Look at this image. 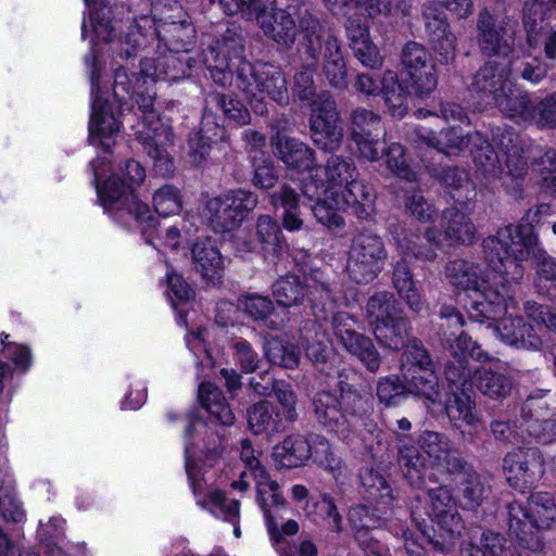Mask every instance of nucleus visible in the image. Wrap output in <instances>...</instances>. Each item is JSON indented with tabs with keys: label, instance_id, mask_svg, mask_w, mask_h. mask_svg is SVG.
I'll use <instances>...</instances> for the list:
<instances>
[{
	"label": "nucleus",
	"instance_id": "nucleus-9",
	"mask_svg": "<svg viewBox=\"0 0 556 556\" xmlns=\"http://www.w3.org/2000/svg\"><path fill=\"white\" fill-rule=\"evenodd\" d=\"M258 203V195L252 190H228L206 201L204 217L214 232H230L243 224Z\"/></svg>",
	"mask_w": 556,
	"mask_h": 556
},
{
	"label": "nucleus",
	"instance_id": "nucleus-38",
	"mask_svg": "<svg viewBox=\"0 0 556 556\" xmlns=\"http://www.w3.org/2000/svg\"><path fill=\"white\" fill-rule=\"evenodd\" d=\"M444 274L452 285L464 291H472L485 285L480 265L467 260L450 261L444 267Z\"/></svg>",
	"mask_w": 556,
	"mask_h": 556
},
{
	"label": "nucleus",
	"instance_id": "nucleus-4",
	"mask_svg": "<svg viewBox=\"0 0 556 556\" xmlns=\"http://www.w3.org/2000/svg\"><path fill=\"white\" fill-rule=\"evenodd\" d=\"M508 531L517 543L531 552L545 547L543 531L556 528V503L547 492H534L526 503L513 501L506 505Z\"/></svg>",
	"mask_w": 556,
	"mask_h": 556
},
{
	"label": "nucleus",
	"instance_id": "nucleus-5",
	"mask_svg": "<svg viewBox=\"0 0 556 556\" xmlns=\"http://www.w3.org/2000/svg\"><path fill=\"white\" fill-rule=\"evenodd\" d=\"M141 112V122L135 132L136 140L153 162L154 172L162 177H169L175 172L174 159L167 148L174 144L173 127L164 123L153 110L155 92L135 90L132 99Z\"/></svg>",
	"mask_w": 556,
	"mask_h": 556
},
{
	"label": "nucleus",
	"instance_id": "nucleus-28",
	"mask_svg": "<svg viewBox=\"0 0 556 556\" xmlns=\"http://www.w3.org/2000/svg\"><path fill=\"white\" fill-rule=\"evenodd\" d=\"M397 244L415 258L427 262H434L438 251L445 247L442 232L435 227H428L424 232L405 231L403 239H397Z\"/></svg>",
	"mask_w": 556,
	"mask_h": 556
},
{
	"label": "nucleus",
	"instance_id": "nucleus-60",
	"mask_svg": "<svg viewBox=\"0 0 556 556\" xmlns=\"http://www.w3.org/2000/svg\"><path fill=\"white\" fill-rule=\"evenodd\" d=\"M458 490L464 507L475 509L482 504L488 488L483 478L473 469L458 481Z\"/></svg>",
	"mask_w": 556,
	"mask_h": 556
},
{
	"label": "nucleus",
	"instance_id": "nucleus-18",
	"mask_svg": "<svg viewBox=\"0 0 556 556\" xmlns=\"http://www.w3.org/2000/svg\"><path fill=\"white\" fill-rule=\"evenodd\" d=\"M301 343L305 357L319 374L329 377L334 372L336 350L326 332L320 330L316 318L305 321V326L301 329Z\"/></svg>",
	"mask_w": 556,
	"mask_h": 556
},
{
	"label": "nucleus",
	"instance_id": "nucleus-12",
	"mask_svg": "<svg viewBox=\"0 0 556 556\" xmlns=\"http://www.w3.org/2000/svg\"><path fill=\"white\" fill-rule=\"evenodd\" d=\"M477 45L484 56L507 58L515 51L517 22L504 17L498 23L488 8L479 11L476 22Z\"/></svg>",
	"mask_w": 556,
	"mask_h": 556
},
{
	"label": "nucleus",
	"instance_id": "nucleus-26",
	"mask_svg": "<svg viewBox=\"0 0 556 556\" xmlns=\"http://www.w3.org/2000/svg\"><path fill=\"white\" fill-rule=\"evenodd\" d=\"M91 116L89 121V140L92 144L97 142L110 152L114 144V136L119 131V124L112 113L109 102L98 96L96 91Z\"/></svg>",
	"mask_w": 556,
	"mask_h": 556
},
{
	"label": "nucleus",
	"instance_id": "nucleus-56",
	"mask_svg": "<svg viewBox=\"0 0 556 556\" xmlns=\"http://www.w3.org/2000/svg\"><path fill=\"white\" fill-rule=\"evenodd\" d=\"M445 409L451 420H462L470 427H475L479 422L476 402L466 391H452Z\"/></svg>",
	"mask_w": 556,
	"mask_h": 556
},
{
	"label": "nucleus",
	"instance_id": "nucleus-11",
	"mask_svg": "<svg viewBox=\"0 0 556 556\" xmlns=\"http://www.w3.org/2000/svg\"><path fill=\"white\" fill-rule=\"evenodd\" d=\"M233 242L238 252L258 253L270 264H277L289 250L281 225L268 214L257 216L254 235L243 230L233 237Z\"/></svg>",
	"mask_w": 556,
	"mask_h": 556
},
{
	"label": "nucleus",
	"instance_id": "nucleus-16",
	"mask_svg": "<svg viewBox=\"0 0 556 556\" xmlns=\"http://www.w3.org/2000/svg\"><path fill=\"white\" fill-rule=\"evenodd\" d=\"M402 63L408 76L410 92L418 97L430 94L438 85L435 65L431 62L428 49L417 42L408 41L402 49Z\"/></svg>",
	"mask_w": 556,
	"mask_h": 556
},
{
	"label": "nucleus",
	"instance_id": "nucleus-7",
	"mask_svg": "<svg viewBox=\"0 0 556 556\" xmlns=\"http://www.w3.org/2000/svg\"><path fill=\"white\" fill-rule=\"evenodd\" d=\"M325 8L333 16L349 17L346 34L349 46L369 39V29L359 18H351L353 10L366 20L388 18L392 16H406L410 13L409 0H323Z\"/></svg>",
	"mask_w": 556,
	"mask_h": 556
},
{
	"label": "nucleus",
	"instance_id": "nucleus-24",
	"mask_svg": "<svg viewBox=\"0 0 556 556\" xmlns=\"http://www.w3.org/2000/svg\"><path fill=\"white\" fill-rule=\"evenodd\" d=\"M500 340L516 350L538 352L543 348V340L534 327L520 316L502 318L495 324Z\"/></svg>",
	"mask_w": 556,
	"mask_h": 556
},
{
	"label": "nucleus",
	"instance_id": "nucleus-36",
	"mask_svg": "<svg viewBox=\"0 0 556 556\" xmlns=\"http://www.w3.org/2000/svg\"><path fill=\"white\" fill-rule=\"evenodd\" d=\"M392 285L410 311L418 314L425 309V302L416 288L408 262L404 257L393 265Z\"/></svg>",
	"mask_w": 556,
	"mask_h": 556
},
{
	"label": "nucleus",
	"instance_id": "nucleus-49",
	"mask_svg": "<svg viewBox=\"0 0 556 556\" xmlns=\"http://www.w3.org/2000/svg\"><path fill=\"white\" fill-rule=\"evenodd\" d=\"M466 540L472 542V545L486 556H508L510 553L506 538L491 529L472 527Z\"/></svg>",
	"mask_w": 556,
	"mask_h": 556
},
{
	"label": "nucleus",
	"instance_id": "nucleus-19",
	"mask_svg": "<svg viewBox=\"0 0 556 556\" xmlns=\"http://www.w3.org/2000/svg\"><path fill=\"white\" fill-rule=\"evenodd\" d=\"M274 155L287 169L311 173L318 168L316 151L299 138L277 132L270 137Z\"/></svg>",
	"mask_w": 556,
	"mask_h": 556
},
{
	"label": "nucleus",
	"instance_id": "nucleus-39",
	"mask_svg": "<svg viewBox=\"0 0 556 556\" xmlns=\"http://www.w3.org/2000/svg\"><path fill=\"white\" fill-rule=\"evenodd\" d=\"M371 331L382 346L397 351L407 345L410 324L401 313L388 321L374 326Z\"/></svg>",
	"mask_w": 556,
	"mask_h": 556
},
{
	"label": "nucleus",
	"instance_id": "nucleus-6",
	"mask_svg": "<svg viewBox=\"0 0 556 556\" xmlns=\"http://www.w3.org/2000/svg\"><path fill=\"white\" fill-rule=\"evenodd\" d=\"M273 295L279 306L292 307L309 302L317 320H326L333 308V294L329 280L320 269H312L303 278L288 273L271 285Z\"/></svg>",
	"mask_w": 556,
	"mask_h": 556
},
{
	"label": "nucleus",
	"instance_id": "nucleus-54",
	"mask_svg": "<svg viewBox=\"0 0 556 556\" xmlns=\"http://www.w3.org/2000/svg\"><path fill=\"white\" fill-rule=\"evenodd\" d=\"M325 163V176L327 182L333 187L348 186L356 179L357 169L354 161L345 155L329 153Z\"/></svg>",
	"mask_w": 556,
	"mask_h": 556
},
{
	"label": "nucleus",
	"instance_id": "nucleus-58",
	"mask_svg": "<svg viewBox=\"0 0 556 556\" xmlns=\"http://www.w3.org/2000/svg\"><path fill=\"white\" fill-rule=\"evenodd\" d=\"M206 102L222 110L224 115L239 125H248L251 114L247 106L236 97L220 92H210Z\"/></svg>",
	"mask_w": 556,
	"mask_h": 556
},
{
	"label": "nucleus",
	"instance_id": "nucleus-46",
	"mask_svg": "<svg viewBox=\"0 0 556 556\" xmlns=\"http://www.w3.org/2000/svg\"><path fill=\"white\" fill-rule=\"evenodd\" d=\"M361 485L368 500L376 501L382 509L391 508L394 503L392 489L387 479L374 468H365L359 472Z\"/></svg>",
	"mask_w": 556,
	"mask_h": 556
},
{
	"label": "nucleus",
	"instance_id": "nucleus-44",
	"mask_svg": "<svg viewBox=\"0 0 556 556\" xmlns=\"http://www.w3.org/2000/svg\"><path fill=\"white\" fill-rule=\"evenodd\" d=\"M375 393L378 403L384 408L397 407L409 396L405 377L396 374L379 377Z\"/></svg>",
	"mask_w": 556,
	"mask_h": 556
},
{
	"label": "nucleus",
	"instance_id": "nucleus-22",
	"mask_svg": "<svg viewBox=\"0 0 556 556\" xmlns=\"http://www.w3.org/2000/svg\"><path fill=\"white\" fill-rule=\"evenodd\" d=\"M472 292L467 313L469 318L477 323L497 320L506 313L509 305L514 304L513 296L508 294L504 287L503 291H500L496 288L483 285L472 290Z\"/></svg>",
	"mask_w": 556,
	"mask_h": 556
},
{
	"label": "nucleus",
	"instance_id": "nucleus-8",
	"mask_svg": "<svg viewBox=\"0 0 556 556\" xmlns=\"http://www.w3.org/2000/svg\"><path fill=\"white\" fill-rule=\"evenodd\" d=\"M388 250L382 237L371 230L353 236L348 251L345 273L357 285L372 282L384 268Z\"/></svg>",
	"mask_w": 556,
	"mask_h": 556
},
{
	"label": "nucleus",
	"instance_id": "nucleus-3",
	"mask_svg": "<svg viewBox=\"0 0 556 556\" xmlns=\"http://www.w3.org/2000/svg\"><path fill=\"white\" fill-rule=\"evenodd\" d=\"M543 247L529 224L506 225L482 241L485 262L493 271L518 281L523 276L522 262L533 260Z\"/></svg>",
	"mask_w": 556,
	"mask_h": 556
},
{
	"label": "nucleus",
	"instance_id": "nucleus-41",
	"mask_svg": "<svg viewBox=\"0 0 556 556\" xmlns=\"http://www.w3.org/2000/svg\"><path fill=\"white\" fill-rule=\"evenodd\" d=\"M312 455V446L301 434L288 435L274 448L276 460L287 468H296L305 464Z\"/></svg>",
	"mask_w": 556,
	"mask_h": 556
},
{
	"label": "nucleus",
	"instance_id": "nucleus-61",
	"mask_svg": "<svg viewBox=\"0 0 556 556\" xmlns=\"http://www.w3.org/2000/svg\"><path fill=\"white\" fill-rule=\"evenodd\" d=\"M279 169L269 156L257 157L252 160V177L251 184L260 190H270L279 181Z\"/></svg>",
	"mask_w": 556,
	"mask_h": 556
},
{
	"label": "nucleus",
	"instance_id": "nucleus-50",
	"mask_svg": "<svg viewBox=\"0 0 556 556\" xmlns=\"http://www.w3.org/2000/svg\"><path fill=\"white\" fill-rule=\"evenodd\" d=\"M195 60L187 54L169 51L159 56V80L178 81L190 75L192 63Z\"/></svg>",
	"mask_w": 556,
	"mask_h": 556
},
{
	"label": "nucleus",
	"instance_id": "nucleus-23",
	"mask_svg": "<svg viewBox=\"0 0 556 556\" xmlns=\"http://www.w3.org/2000/svg\"><path fill=\"white\" fill-rule=\"evenodd\" d=\"M494 140L506 156L507 176L514 184L509 192L516 199H520L523 193L521 179L528 172V160L523 154L520 138L513 129H504L494 137Z\"/></svg>",
	"mask_w": 556,
	"mask_h": 556
},
{
	"label": "nucleus",
	"instance_id": "nucleus-43",
	"mask_svg": "<svg viewBox=\"0 0 556 556\" xmlns=\"http://www.w3.org/2000/svg\"><path fill=\"white\" fill-rule=\"evenodd\" d=\"M409 395L424 400L426 404H440L442 389L435 368L405 377Z\"/></svg>",
	"mask_w": 556,
	"mask_h": 556
},
{
	"label": "nucleus",
	"instance_id": "nucleus-20",
	"mask_svg": "<svg viewBox=\"0 0 556 556\" xmlns=\"http://www.w3.org/2000/svg\"><path fill=\"white\" fill-rule=\"evenodd\" d=\"M503 470L513 484L521 481L527 486L534 485L545 472V460L535 447L507 453L503 458Z\"/></svg>",
	"mask_w": 556,
	"mask_h": 556
},
{
	"label": "nucleus",
	"instance_id": "nucleus-30",
	"mask_svg": "<svg viewBox=\"0 0 556 556\" xmlns=\"http://www.w3.org/2000/svg\"><path fill=\"white\" fill-rule=\"evenodd\" d=\"M160 25L155 28V33L161 41L169 51L187 54L195 46V28L187 21H168V18L160 16Z\"/></svg>",
	"mask_w": 556,
	"mask_h": 556
},
{
	"label": "nucleus",
	"instance_id": "nucleus-27",
	"mask_svg": "<svg viewBox=\"0 0 556 556\" xmlns=\"http://www.w3.org/2000/svg\"><path fill=\"white\" fill-rule=\"evenodd\" d=\"M513 74V63L489 60L472 77L471 89L478 93L492 97L493 101L507 89V81Z\"/></svg>",
	"mask_w": 556,
	"mask_h": 556
},
{
	"label": "nucleus",
	"instance_id": "nucleus-51",
	"mask_svg": "<svg viewBox=\"0 0 556 556\" xmlns=\"http://www.w3.org/2000/svg\"><path fill=\"white\" fill-rule=\"evenodd\" d=\"M344 350L354 356L369 374L377 375L380 371L383 357L371 338L361 333Z\"/></svg>",
	"mask_w": 556,
	"mask_h": 556
},
{
	"label": "nucleus",
	"instance_id": "nucleus-29",
	"mask_svg": "<svg viewBox=\"0 0 556 556\" xmlns=\"http://www.w3.org/2000/svg\"><path fill=\"white\" fill-rule=\"evenodd\" d=\"M279 489L278 482L274 480L262 479L257 483L256 502L264 513L267 530L273 541H278L281 536L277 519L279 511L285 508L287 503Z\"/></svg>",
	"mask_w": 556,
	"mask_h": 556
},
{
	"label": "nucleus",
	"instance_id": "nucleus-62",
	"mask_svg": "<svg viewBox=\"0 0 556 556\" xmlns=\"http://www.w3.org/2000/svg\"><path fill=\"white\" fill-rule=\"evenodd\" d=\"M405 348L401 356V371L404 377L435 368L429 352L422 345Z\"/></svg>",
	"mask_w": 556,
	"mask_h": 556
},
{
	"label": "nucleus",
	"instance_id": "nucleus-55",
	"mask_svg": "<svg viewBox=\"0 0 556 556\" xmlns=\"http://www.w3.org/2000/svg\"><path fill=\"white\" fill-rule=\"evenodd\" d=\"M421 16L428 43L454 35L442 8L433 4L424 5Z\"/></svg>",
	"mask_w": 556,
	"mask_h": 556
},
{
	"label": "nucleus",
	"instance_id": "nucleus-32",
	"mask_svg": "<svg viewBox=\"0 0 556 556\" xmlns=\"http://www.w3.org/2000/svg\"><path fill=\"white\" fill-rule=\"evenodd\" d=\"M269 203L281 208V222L285 229L296 231L302 229L304 220L300 207V194L289 184H282L269 194Z\"/></svg>",
	"mask_w": 556,
	"mask_h": 556
},
{
	"label": "nucleus",
	"instance_id": "nucleus-1",
	"mask_svg": "<svg viewBox=\"0 0 556 556\" xmlns=\"http://www.w3.org/2000/svg\"><path fill=\"white\" fill-rule=\"evenodd\" d=\"M245 18L255 20L264 36L279 50L290 51L296 41V52L314 59L320 47L324 23L309 2L291 3L280 8L276 0H254Z\"/></svg>",
	"mask_w": 556,
	"mask_h": 556
},
{
	"label": "nucleus",
	"instance_id": "nucleus-21",
	"mask_svg": "<svg viewBox=\"0 0 556 556\" xmlns=\"http://www.w3.org/2000/svg\"><path fill=\"white\" fill-rule=\"evenodd\" d=\"M396 462L403 478L417 490L428 486L426 458L416 441L405 434H395Z\"/></svg>",
	"mask_w": 556,
	"mask_h": 556
},
{
	"label": "nucleus",
	"instance_id": "nucleus-45",
	"mask_svg": "<svg viewBox=\"0 0 556 556\" xmlns=\"http://www.w3.org/2000/svg\"><path fill=\"white\" fill-rule=\"evenodd\" d=\"M366 318L372 328L402 313L400 303L389 291H377L370 295L366 303Z\"/></svg>",
	"mask_w": 556,
	"mask_h": 556
},
{
	"label": "nucleus",
	"instance_id": "nucleus-59",
	"mask_svg": "<svg viewBox=\"0 0 556 556\" xmlns=\"http://www.w3.org/2000/svg\"><path fill=\"white\" fill-rule=\"evenodd\" d=\"M235 86L242 93H253L257 90L258 81L261 79V72L264 70L266 63L256 62L251 63L245 58L235 59L233 63Z\"/></svg>",
	"mask_w": 556,
	"mask_h": 556
},
{
	"label": "nucleus",
	"instance_id": "nucleus-35",
	"mask_svg": "<svg viewBox=\"0 0 556 556\" xmlns=\"http://www.w3.org/2000/svg\"><path fill=\"white\" fill-rule=\"evenodd\" d=\"M249 430L255 434H273L282 430V422L277 406L261 400L247 408Z\"/></svg>",
	"mask_w": 556,
	"mask_h": 556
},
{
	"label": "nucleus",
	"instance_id": "nucleus-42",
	"mask_svg": "<svg viewBox=\"0 0 556 556\" xmlns=\"http://www.w3.org/2000/svg\"><path fill=\"white\" fill-rule=\"evenodd\" d=\"M497 109L506 116L519 117L523 121L534 123L536 113V103L531 100L527 92L513 91L507 89L494 100Z\"/></svg>",
	"mask_w": 556,
	"mask_h": 556
},
{
	"label": "nucleus",
	"instance_id": "nucleus-31",
	"mask_svg": "<svg viewBox=\"0 0 556 556\" xmlns=\"http://www.w3.org/2000/svg\"><path fill=\"white\" fill-rule=\"evenodd\" d=\"M358 371L353 367H344L337 372V395L342 400L343 405L353 414L374 412V399L362 394L355 387L354 381Z\"/></svg>",
	"mask_w": 556,
	"mask_h": 556
},
{
	"label": "nucleus",
	"instance_id": "nucleus-15",
	"mask_svg": "<svg viewBox=\"0 0 556 556\" xmlns=\"http://www.w3.org/2000/svg\"><path fill=\"white\" fill-rule=\"evenodd\" d=\"M321 58V74L327 84L339 91H344L349 88V73L346 62L343 56L342 48L337 36L327 31L323 27L320 33V47L318 48L314 59H307L300 55L301 62L313 64L317 66Z\"/></svg>",
	"mask_w": 556,
	"mask_h": 556
},
{
	"label": "nucleus",
	"instance_id": "nucleus-13",
	"mask_svg": "<svg viewBox=\"0 0 556 556\" xmlns=\"http://www.w3.org/2000/svg\"><path fill=\"white\" fill-rule=\"evenodd\" d=\"M315 420L328 432L342 440L349 439L356 430L358 421L368 413L353 414L341 399L330 391L317 392L312 401Z\"/></svg>",
	"mask_w": 556,
	"mask_h": 556
},
{
	"label": "nucleus",
	"instance_id": "nucleus-52",
	"mask_svg": "<svg viewBox=\"0 0 556 556\" xmlns=\"http://www.w3.org/2000/svg\"><path fill=\"white\" fill-rule=\"evenodd\" d=\"M424 139L429 147L446 154L464 150L469 142L468 134L458 125L442 128L439 134L431 131Z\"/></svg>",
	"mask_w": 556,
	"mask_h": 556
},
{
	"label": "nucleus",
	"instance_id": "nucleus-40",
	"mask_svg": "<svg viewBox=\"0 0 556 556\" xmlns=\"http://www.w3.org/2000/svg\"><path fill=\"white\" fill-rule=\"evenodd\" d=\"M463 529V521L450 519V521L431 522V526L425 525L421 533L434 551L448 553L454 548Z\"/></svg>",
	"mask_w": 556,
	"mask_h": 556
},
{
	"label": "nucleus",
	"instance_id": "nucleus-2",
	"mask_svg": "<svg viewBox=\"0 0 556 556\" xmlns=\"http://www.w3.org/2000/svg\"><path fill=\"white\" fill-rule=\"evenodd\" d=\"M104 159L98 157L92 160L89 164L93 172V182L104 210L114 212L118 219H123L125 216L132 217L146 242L155 244L149 233L151 228L155 229L154 216L149 205L140 201L132 189L134 186L141 185L146 178L143 166L135 160H128L125 164L124 177L112 175L103 186L100 187L99 180L101 174L99 168L104 165Z\"/></svg>",
	"mask_w": 556,
	"mask_h": 556
},
{
	"label": "nucleus",
	"instance_id": "nucleus-10",
	"mask_svg": "<svg viewBox=\"0 0 556 556\" xmlns=\"http://www.w3.org/2000/svg\"><path fill=\"white\" fill-rule=\"evenodd\" d=\"M308 131L313 144L318 150L333 153L341 149L344 128L337 101L329 91L320 92L313 101Z\"/></svg>",
	"mask_w": 556,
	"mask_h": 556
},
{
	"label": "nucleus",
	"instance_id": "nucleus-53",
	"mask_svg": "<svg viewBox=\"0 0 556 556\" xmlns=\"http://www.w3.org/2000/svg\"><path fill=\"white\" fill-rule=\"evenodd\" d=\"M444 376L452 391H467L473 384V370L469 368L468 358L455 351L444 365Z\"/></svg>",
	"mask_w": 556,
	"mask_h": 556
},
{
	"label": "nucleus",
	"instance_id": "nucleus-63",
	"mask_svg": "<svg viewBox=\"0 0 556 556\" xmlns=\"http://www.w3.org/2000/svg\"><path fill=\"white\" fill-rule=\"evenodd\" d=\"M473 162L488 180L497 179L503 174L498 154L493 146L486 141L473 152Z\"/></svg>",
	"mask_w": 556,
	"mask_h": 556
},
{
	"label": "nucleus",
	"instance_id": "nucleus-25",
	"mask_svg": "<svg viewBox=\"0 0 556 556\" xmlns=\"http://www.w3.org/2000/svg\"><path fill=\"white\" fill-rule=\"evenodd\" d=\"M473 386L490 401L503 403L515 388V378L506 369L481 365L473 370Z\"/></svg>",
	"mask_w": 556,
	"mask_h": 556
},
{
	"label": "nucleus",
	"instance_id": "nucleus-64",
	"mask_svg": "<svg viewBox=\"0 0 556 556\" xmlns=\"http://www.w3.org/2000/svg\"><path fill=\"white\" fill-rule=\"evenodd\" d=\"M532 168L540 178L541 186L551 191H556V150L547 148L542 154L532 161Z\"/></svg>",
	"mask_w": 556,
	"mask_h": 556
},
{
	"label": "nucleus",
	"instance_id": "nucleus-34",
	"mask_svg": "<svg viewBox=\"0 0 556 556\" xmlns=\"http://www.w3.org/2000/svg\"><path fill=\"white\" fill-rule=\"evenodd\" d=\"M191 260L194 270L205 280L215 281L222 278L224 261L219 250L210 240L192 244Z\"/></svg>",
	"mask_w": 556,
	"mask_h": 556
},
{
	"label": "nucleus",
	"instance_id": "nucleus-47",
	"mask_svg": "<svg viewBox=\"0 0 556 556\" xmlns=\"http://www.w3.org/2000/svg\"><path fill=\"white\" fill-rule=\"evenodd\" d=\"M265 358L275 366L286 369H294L300 364L298 348L281 337L266 339L263 344Z\"/></svg>",
	"mask_w": 556,
	"mask_h": 556
},
{
	"label": "nucleus",
	"instance_id": "nucleus-14",
	"mask_svg": "<svg viewBox=\"0 0 556 556\" xmlns=\"http://www.w3.org/2000/svg\"><path fill=\"white\" fill-rule=\"evenodd\" d=\"M348 122L350 138L359 154L370 162L378 161L384 150L380 116L371 110L358 106L349 113Z\"/></svg>",
	"mask_w": 556,
	"mask_h": 556
},
{
	"label": "nucleus",
	"instance_id": "nucleus-37",
	"mask_svg": "<svg viewBox=\"0 0 556 556\" xmlns=\"http://www.w3.org/2000/svg\"><path fill=\"white\" fill-rule=\"evenodd\" d=\"M424 489L427 490L429 500L427 516L430 518L431 522L450 521V519H453L454 521H462L455 498L448 486L440 485L431 488L428 484L427 488H422L421 490Z\"/></svg>",
	"mask_w": 556,
	"mask_h": 556
},
{
	"label": "nucleus",
	"instance_id": "nucleus-17",
	"mask_svg": "<svg viewBox=\"0 0 556 556\" xmlns=\"http://www.w3.org/2000/svg\"><path fill=\"white\" fill-rule=\"evenodd\" d=\"M469 194L462 198L460 194H453L457 206H452L443 212L440 231L443 243L447 247L469 245L475 242L476 227L470 218L462 211L468 208L469 203L476 197L475 189L468 190Z\"/></svg>",
	"mask_w": 556,
	"mask_h": 556
},
{
	"label": "nucleus",
	"instance_id": "nucleus-33",
	"mask_svg": "<svg viewBox=\"0 0 556 556\" xmlns=\"http://www.w3.org/2000/svg\"><path fill=\"white\" fill-rule=\"evenodd\" d=\"M343 200L351 214L359 220H368L376 213V191L364 180L355 179L342 192Z\"/></svg>",
	"mask_w": 556,
	"mask_h": 556
},
{
	"label": "nucleus",
	"instance_id": "nucleus-57",
	"mask_svg": "<svg viewBox=\"0 0 556 556\" xmlns=\"http://www.w3.org/2000/svg\"><path fill=\"white\" fill-rule=\"evenodd\" d=\"M216 49L226 59H243L245 52V38L240 25L231 23L216 38Z\"/></svg>",
	"mask_w": 556,
	"mask_h": 556
},
{
	"label": "nucleus",
	"instance_id": "nucleus-48",
	"mask_svg": "<svg viewBox=\"0 0 556 556\" xmlns=\"http://www.w3.org/2000/svg\"><path fill=\"white\" fill-rule=\"evenodd\" d=\"M263 68L256 91L266 93L278 105L287 106L290 98L285 73L268 63Z\"/></svg>",
	"mask_w": 556,
	"mask_h": 556
}]
</instances>
